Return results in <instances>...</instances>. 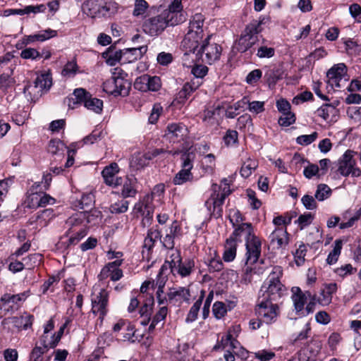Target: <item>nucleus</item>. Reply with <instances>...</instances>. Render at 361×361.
<instances>
[{"label":"nucleus","instance_id":"f257e3e1","mask_svg":"<svg viewBox=\"0 0 361 361\" xmlns=\"http://www.w3.org/2000/svg\"><path fill=\"white\" fill-rule=\"evenodd\" d=\"M234 235H240V238L243 235L245 241V269L248 274L252 271V265L259 260L262 252V241L254 233L252 224H240L234 229Z\"/></svg>","mask_w":361,"mask_h":361},{"label":"nucleus","instance_id":"f03ea898","mask_svg":"<svg viewBox=\"0 0 361 361\" xmlns=\"http://www.w3.org/2000/svg\"><path fill=\"white\" fill-rule=\"evenodd\" d=\"M283 275V269L279 266L273 267L266 281L262 285L258 300L277 302L286 291L280 279Z\"/></svg>","mask_w":361,"mask_h":361},{"label":"nucleus","instance_id":"7ed1b4c3","mask_svg":"<svg viewBox=\"0 0 361 361\" xmlns=\"http://www.w3.org/2000/svg\"><path fill=\"white\" fill-rule=\"evenodd\" d=\"M262 20H252L246 25L243 32L235 42L238 51L244 53L258 42L257 35L262 30Z\"/></svg>","mask_w":361,"mask_h":361},{"label":"nucleus","instance_id":"20e7f679","mask_svg":"<svg viewBox=\"0 0 361 361\" xmlns=\"http://www.w3.org/2000/svg\"><path fill=\"white\" fill-rule=\"evenodd\" d=\"M212 193L211 194L209 200L212 202L214 215L218 218L222 215V205L224 203L226 197L231 192L230 184L226 178H224L221 181L220 185L216 183L212 184Z\"/></svg>","mask_w":361,"mask_h":361},{"label":"nucleus","instance_id":"39448f33","mask_svg":"<svg viewBox=\"0 0 361 361\" xmlns=\"http://www.w3.org/2000/svg\"><path fill=\"white\" fill-rule=\"evenodd\" d=\"M210 39L211 37L208 36L198 49L200 61L209 65L219 61L222 52L221 45L216 42H212Z\"/></svg>","mask_w":361,"mask_h":361},{"label":"nucleus","instance_id":"423d86ee","mask_svg":"<svg viewBox=\"0 0 361 361\" xmlns=\"http://www.w3.org/2000/svg\"><path fill=\"white\" fill-rule=\"evenodd\" d=\"M109 292L104 288H101L98 293H94L92 295L91 312L99 317L100 324H102L109 312Z\"/></svg>","mask_w":361,"mask_h":361},{"label":"nucleus","instance_id":"0eeeda50","mask_svg":"<svg viewBox=\"0 0 361 361\" xmlns=\"http://www.w3.org/2000/svg\"><path fill=\"white\" fill-rule=\"evenodd\" d=\"M355 154L354 151L348 149L339 159L338 171L343 176L357 178L361 176V170L356 166V161L353 158Z\"/></svg>","mask_w":361,"mask_h":361},{"label":"nucleus","instance_id":"6e6552de","mask_svg":"<svg viewBox=\"0 0 361 361\" xmlns=\"http://www.w3.org/2000/svg\"><path fill=\"white\" fill-rule=\"evenodd\" d=\"M256 312L258 317L268 324L276 320L279 307L277 304H274L273 302L258 300Z\"/></svg>","mask_w":361,"mask_h":361},{"label":"nucleus","instance_id":"1a4fd4ad","mask_svg":"<svg viewBox=\"0 0 361 361\" xmlns=\"http://www.w3.org/2000/svg\"><path fill=\"white\" fill-rule=\"evenodd\" d=\"M154 209L152 196L151 195H146L142 199L135 204L133 212L136 215L140 214L143 217L142 223L144 224H150L153 218Z\"/></svg>","mask_w":361,"mask_h":361},{"label":"nucleus","instance_id":"9d476101","mask_svg":"<svg viewBox=\"0 0 361 361\" xmlns=\"http://www.w3.org/2000/svg\"><path fill=\"white\" fill-rule=\"evenodd\" d=\"M191 300L190 290L188 287L178 286L169 290V303L180 307L182 304H189Z\"/></svg>","mask_w":361,"mask_h":361},{"label":"nucleus","instance_id":"9b49d317","mask_svg":"<svg viewBox=\"0 0 361 361\" xmlns=\"http://www.w3.org/2000/svg\"><path fill=\"white\" fill-rule=\"evenodd\" d=\"M142 27L147 35L156 37L159 35L167 27L164 19L159 14L145 20Z\"/></svg>","mask_w":361,"mask_h":361},{"label":"nucleus","instance_id":"f8f14e48","mask_svg":"<svg viewBox=\"0 0 361 361\" xmlns=\"http://www.w3.org/2000/svg\"><path fill=\"white\" fill-rule=\"evenodd\" d=\"M27 298L25 293H21L16 295H11L8 293L4 294L0 300L2 302L1 309H4L6 312H14L19 307V303L25 301Z\"/></svg>","mask_w":361,"mask_h":361},{"label":"nucleus","instance_id":"ddd939ff","mask_svg":"<svg viewBox=\"0 0 361 361\" xmlns=\"http://www.w3.org/2000/svg\"><path fill=\"white\" fill-rule=\"evenodd\" d=\"M241 242L242 239L240 238V235H234L233 231L230 237L226 239L224 245V252L222 257L224 262H231L235 259L238 244Z\"/></svg>","mask_w":361,"mask_h":361},{"label":"nucleus","instance_id":"4468645a","mask_svg":"<svg viewBox=\"0 0 361 361\" xmlns=\"http://www.w3.org/2000/svg\"><path fill=\"white\" fill-rule=\"evenodd\" d=\"M135 87L142 91L147 90L154 92L158 91L161 87V80L158 76L151 77L148 75H144L136 79Z\"/></svg>","mask_w":361,"mask_h":361},{"label":"nucleus","instance_id":"2eb2a0df","mask_svg":"<svg viewBox=\"0 0 361 361\" xmlns=\"http://www.w3.org/2000/svg\"><path fill=\"white\" fill-rule=\"evenodd\" d=\"M118 171L119 168L116 163H112L106 166L102 172L104 183L111 187L121 185L122 178L116 176Z\"/></svg>","mask_w":361,"mask_h":361},{"label":"nucleus","instance_id":"dca6fc26","mask_svg":"<svg viewBox=\"0 0 361 361\" xmlns=\"http://www.w3.org/2000/svg\"><path fill=\"white\" fill-rule=\"evenodd\" d=\"M34 321V316L27 313H24L20 317H12L5 319L4 324H12L13 326L18 330H27L30 329Z\"/></svg>","mask_w":361,"mask_h":361},{"label":"nucleus","instance_id":"f3484780","mask_svg":"<svg viewBox=\"0 0 361 361\" xmlns=\"http://www.w3.org/2000/svg\"><path fill=\"white\" fill-rule=\"evenodd\" d=\"M195 263L194 259L186 258L183 259L171 270L173 275L178 274L182 278L189 276L195 270Z\"/></svg>","mask_w":361,"mask_h":361},{"label":"nucleus","instance_id":"a211bd4d","mask_svg":"<svg viewBox=\"0 0 361 361\" xmlns=\"http://www.w3.org/2000/svg\"><path fill=\"white\" fill-rule=\"evenodd\" d=\"M347 67L343 63H338L331 68L326 73V76L329 78V82L337 87H339V81L346 75Z\"/></svg>","mask_w":361,"mask_h":361},{"label":"nucleus","instance_id":"6ab92c4d","mask_svg":"<svg viewBox=\"0 0 361 361\" xmlns=\"http://www.w3.org/2000/svg\"><path fill=\"white\" fill-rule=\"evenodd\" d=\"M269 239L271 244L277 249L286 247L288 243V233L286 228L277 227L270 234Z\"/></svg>","mask_w":361,"mask_h":361},{"label":"nucleus","instance_id":"aec40b11","mask_svg":"<svg viewBox=\"0 0 361 361\" xmlns=\"http://www.w3.org/2000/svg\"><path fill=\"white\" fill-rule=\"evenodd\" d=\"M55 216V213L53 209H46L37 212L35 216L30 219V224H36V228H43L50 222Z\"/></svg>","mask_w":361,"mask_h":361},{"label":"nucleus","instance_id":"412c9836","mask_svg":"<svg viewBox=\"0 0 361 361\" xmlns=\"http://www.w3.org/2000/svg\"><path fill=\"white\" fill-rule=\"evenodd\" d=\"M186 131L183 124L173 123L168 125L166 135L173 142H179L183 139Z\"/></svg>","mask_w":361,"mask_h":361},{"label":"nucleus","instance_id":"4be33fe9","mask_svg":"<svg viewBox=\"0 0 361 361\" xmlns=\"http://www.w3.org/2000/svg\"><path fill=\"white\" fill-rule=\"evenodd\" d=\"M122 189L121 195L123 198L133 197L137 192V181L134 176H126L125 180H122Z\"/></svg>","mask_w":361,"mask_h":361},{"label":"nucleus","instance_id":"5701e85b","mask_svg":"<svg viewBox=\"0 0 361 361\" xmlns=\"http://www.w3.org/2000/svg\"><path fill=\"white\" fill-rule=\"evenodd\" d=\"M292 292V300L295 309L298 312H301L304 309V305L307 302V298H312V294L309 291L303 293L298 287H293Z\"/></svg>","mask_w":361,"mask_h":361},{"label":"nucleus","instance_id":"b1692460","mask_svg":"<svg viewBox=\"0 0 361 361\" xmlns=\"http://www.w3.org/2000/svg\"><path fill=\"white\" fill-rule=\"evenodd\" d=\"M159 15L164 19L166 27L177 25L186 20L185 15L183 13H177L168 9L164 10Z\"/></svg>","mask_w":361,"mask_h":361},{"label":"nucleus","instance_id":"393cba45","mask_svg":"<svg viewBox=\"0 0 361 361\" xmlns=\"http://www.w3.org/2000/svg\"><path fill=\"white\" fill-rule=\"evenodd\" d=\"M56 35L57 32L56 30L47 29L37 34L24 36L23 38L22 44L25 46H27V44H31L35 41L44 42L56 36Z\"/></svg>","mask_w":361,"mask_h":361},{"label":"nucleus","instance_id":"a878e982","mask_svg":"<svg viewBox=\"0 0 361 361\" xmlns=\"http://www.w3.org/2000/svg\"><path fill=\"white\" fill-rule=\"evenodd\" d=\"M201 85L202 81L197 80H191L190 82H185L178 93L179 102L182 103L185 102Z\"/></svg>","mask_w":361,"mask_h":361},{"label":"nucleus","instance_id":"bb28decb","mask_svg":"<svg viewBox=\"0 0 361 361\" xmlns=\"http://www.w3.org/2000/svg\"><path fill=\"white\" fill-rule=\"evenodd\" d=\"M202 37L197 36V34L193 32H187L184 39L181 42V47L183 51H198L200 42L202 41Z\"/></svg>","mask_w":361,"mask_h":361},{"label":"nucleus","instance_id":"cd10ccee","mask_svg":"<svg viewBox=\"0 0 361 361\" xmlns=\"http://www.w3.org/2000/svg\"><path fill=\"white\" fill-rule=\"evenodd\" d=\"M221 108L219 106L216 107H210L206 109L202 115V121L207 126H216L219 124Z\"/></svg>","mask_w":361,"mask_h":361},{"label":"nucleus","instance_id":"c85d7f7f","mask_svg":"<svg viewBox=\"0 0 361 361\" xmlns=\"http://www.w3.org/2000/svg\"><path fill=\"white\" fill-rule=\"evenodd\" d=\"M204 17L202 13H195L190 20L188 32H193L203 37Z\"/></svg>","mask_w":361,"mask_h":361},{"label":"nucleus","instance_id":"c756f323","mask_svg":"<svg viewBox=\"0 0 361 361\" xmlns=\"http://www.w3.org/2000/svg\"><path fill=\"white\" fill-rule=\"evenodd\" d=\"M338 105V102L332 104H323L317 110V114L319 116L322 118L326 121H333V118L337 114L336 106Z\"/></svg>","mask_w":361,"mask_h":361},{"label":"nucleus","instance_id":"7c9ffc66","mask_svg":"<svg viewBox=\"0 0 361 361\" xmlns=\"http://www.w3.org/2000/svg\"><path fill=\"white\" fill-rule=\"evenodd\" d=\"M75 221H78L75 218H70L68 224L72 225L71 229H73V232L75 233L74 235H72L69 238L68 242L69 245H75L77 244L81 239H82L85 236L87 235V229L85 225H82L78 230L74 229V228L77 226Z\"/></svg>","mask_w":361,"mask_h":361},{"label":"nucleus","instance_id":"2f4dec72","mask_svg":"<svg viewBox=\"0 0 361 361\" xmlns=\"http://www.w3.org/2000/svg\"><path fill=\"white\" fill-rule=\"evenodd\" d=\"M180 228L176 221L173 222L169 227V231L166 233L165 237L161 241L163 246L167 249L172 250L174 247V238L178 235Z\"/></svg>","mask_w":361,"mask_h":361},{"label":"nucleus","instance_id":"473e14b6","mask_svg":"<svg viewBox=\"0 0 361 361\" xmlns=\"http://www.w3.org/2000/svg\"><path fill=\"white\" fill-rule=\"evenodd\" d=\"M206 291L204 290H200V294L198 299L190 307L187 317L185 318L186 323H192L197 319L198 313L202 304L203 300L205 296Z\"/></svg>","mask_w":361,"mask_h":361},{"label":"nucleus","instance_id":"72a5a7b5","mask_svg":"<svg viewBox=\"0 0 361 361\" xmlns=\"http://www.w3.org/2000/svg\"><path fill=\"white\" fill-rule=\"evenodd\" d=\"M147 51V46H140L137 48H129L123 50L124 62H133L140 59Z\"/></svg>","mask_w":361,"mask_h":361},{"label":"nucleus","instance_id":"f704fd0d","mask_svg":"<svg viewBox=\"0 0 361 361\" xmlns=\"http://www.w3.org/2000/svg\"><path fill=\"white\" fill-rule=\"evenodd\" d=\"M118 4L111 0L99 1L100 17H111L118 12Z\"/></svg>","mask_w":361,"mask_h":361},{"label":"nucleus","instance_id":"c9c22d12","mask_svg":"<svg viewBox=\"0 0 361 361\" xmlns=\"http://www.w3.org/2000/svg\"><path fill=\"white\" fill-rule=\"evenodd\" d=\"M161 231L157 226L152 227L148 230L147 235L144 240L143 248L148 251L151 250L158 240H161Z\"/></svg>","mask_w":361,"mask_h":361},{"label":"nucleus","instance_id":"e433bc0d","mask_svg":"<svg viewBox=\"0 0 361 361\" xmlns=\"http://www.w3.org/2000/svg\"><path fill=\"white\" fill-rule=\"evenodd\" d=\"M82 12L89 17H100L99 1L88 0L82 5Z\"/></svg>","mask_w":361,"mask_h":361},{"label":"nucleus","instance_id":"4c0bfd02","mask_svg":"<svg viewBox=\"0 0 361 361\" xmlns=\"http://www.w3.org/2000/svg\"><path fill=\"white\" fill-rule=\"evenodd\" d=\"M167 314H168L167 307L162 306L159 308V310L157 312V313L152 317L151 323L149 326L148 332L149 334H151L154 331L156 326H157L160 322H162L161 324V328L163 327Z\"/></svg>","mask_w":361,"mask_h":361},{"label":"nucleus","instance_id":"58836bf2","mask_svg":"<svg viewBox=\"0 0 361 361\" xmlns=\"http://www.w3.org/2000/svg\"><path fill=\"white\" fill-rule=\"evenodd\" d=\"M343 247V240L337 239L334 241L333 250L329 252L326 258V263L331 265L337 262Z\"/></svg>","mask_w":361,"mask_h":361},{"label":"nucleus","instance_id":"ea45409f","mask_svg":"<svg viewBox=\"0 0 361 361\" xmlns=\"http://www.w3.org/2000/svg\"><path fill=\"white\" fill-rule=\"evenodd\" d=\"M123 259H118L114 262L107 263L101 270L98 275L99 281H104L109 276V272L112 269H120L119 267L123 264Z\"/></svg>","mask_w":361,"mask_h":361},{"label":"nucleus","instance_id":"a19ab883","mask_svg":"<svg viewBox=\"0 0 361 361\" xmlns=\"http://www.w3.org/2000/svg\"><path fill=\"white\" fill-rule=\"evenodd\" d=\"M101 131L96 129L94 130L90 135H87L83 140L79 142L73 143L71 145V147H80L84 145H92L97 141L101 137Z\"/></svg>","mask_w":361,"mask_h":361},{"label":"nucleus","instance_id":"79ce46f5","mask_svg":"<svg viewBox=\"0 0 361 361\" xmlns=\"http://www.w3.org/2000/svg\"><path fill=\"white\" fill-rule=\"evenodd\" d=\"M258 162L255 159L248 158L243 164L240 169V175L243 178H248L252 172L257 168Z\"/></svg>","mask_w":361,"mask_h":361},{"label":"nucleus","instance_id":"37998d69","mask_svg":"<svg viewBox=\"0 0 361 361\" xmlns=\"http://www.w3.org/2000/svg\"><path fill=\"white\" fill-rule=\"evenodd\" d=\"M143 305L139 310L140 317L151 316L152 306L154 305V297L152 294H147L146 299L142 300Z\"/></svg>","mask_w":361,"mask_h":361},{"label":"nucleus","instance_id":"c03bdc74","mask_svg":"<svg viewBox=\"0 0 361 361\" xmlns=\"http://www.w3.org/2000/svg\"><path fill=\"white\" fill-rule=\"evenodd\" d=\"M200 53L198 51L197 52L195 51H184V54L182 56V63L185 67H192L195 63L200 61Z\"/></svg>","mask_w":361,"mask_h":361},{"label":"nucleus","instance_id":"a18cd8bd","mask_svg":"<svg viewBox=\"0 0 361 361\" xmlns=\"http://www.w3.org/2000/svg\"><path fill=\"white\" fill-rule=\"evenodd\" d=\"M104 57L106 59L107 64L111 66H115L117 62L124 58L123 50L113 51L110 49L104 54Z\"/></svg>","mask_w":361,"mask_h":361},{"label":"nucleus","instance_id":"49530a36","mask_svg":"<svg viewBox=\"0 0 361 361\" xmlns=\"http://www.w3.org/2000/svg\"><path fill=\"white\" fill-rule=\"evenodd\" d=\"M128 206L129 202L123 198L112 203L109 207V211L111 214H123L128 211Z\"/></svg>","mask_w":361,"mask_h":361},{"label":"nucleus","instance_id":"de8ad7c7","mask_svg":"<svg viewBox=\"0 0 361 361\" xmlns=\"http://www.w3.org/2000/svg\"><path fill=\"white\" fill-rule=\"evenodd\" d=\"M84 106L87 109L93 111L97 114H99L102 111L103 101L97 98H93L90 95L87 99L85 100Z\"/></svg>","mask_w":361,"mask_h":361},{"label":"nucleus","instance_id":"09e8293b","mask_svg":"<svg viewBox=\"0 0 361 361\" xmlns=\"http://www.w3.org/2000/svg\"><path fill=\"white\" fill-rule=\"evenodd\" d=\"M195 159V154L192 152H185L180 157L181 169L191 171L193 168V162Z\"/></svg>","mask_w":361,"mask_h":361},{"label":"nucleus","instance_id":"8fccbe9b","mask_svg":"<svg viewBox=\"0 0 361 361\" xmlns=\"http://www.w3.org/2000/svg\"><path fill=\"white\" fill-rule=\"evenodd\" d=\"M40 192H34L27 190L26 194V199L24 204L25 206L30 209H37L39 207Z\"/></svg>","mask_w":361,"mask_h":361},{"label":"nucleus","instance_id":"3c124183","mask_svg":"<svg viewBox=\"0 0 361 361\" xmlns=\"http://www.w3.org/2000/svg\"><path fill=\"white\" fill-rule=\"evenodd\" d=\"M193 179V175L191 171L182 169L179 171L173 178V183L175 185H183L187 181H190Z\"/></svg>","mask_w":361,"mask_h":361},{"label":"nucleus","instance_id":"603ef678","mask_svg":"<svg viewBox=\"0 0 361 361\" xmlns=\"http://www.w3.org/2000/svg\"><path fill=\"white\" fill-rule=\"evenodd\" d=\"M34 83L35 87L38 88L40 91L49 90L52 84L51 78L45 74L37 76Z\"/></svg>","mask_w":361,"mask_h":361},{"label":"nucleus","instance_id":"864d4df0","mask_svg":"<svg viewBox=\"0 0 361 361\" xmlns=\"http://www.w3.org/2000/svg\"><path fill=\"white\" fill-rule=\"evenodd\" d=\"M130 85L127 80L123 78L116 79V96L125 97L128 94Z\"/></svg>","mask_w":361,"mask_h":361},{"label":"nucleus","instance_id":"5fc2aeb1","mask_svg":"<svg viewBox=\"0 0 361 361\" xmlns=\"http://www.w3.org/2000/svg\"><path fill=\"white\" fill-rule=\"evenodd\" d=\"M331 194V190L327 185L319 184L317 185L314 197L318 201H324L328 199Z\"/></svg>","mask_w":361,"mask_h":361},{"label":"nucleus","instance_id":"6e6d98bb","mask_svg":"<svg viewBox=\"0 0 361 361\" xmlns=\"http://www.w3.org/2000/svg\"><path fill=\"white\" fill-rule=\"evenodd\" d=\"M228 312L227 307L225 303L216 301L212 307V312L216 319H221L225 317Z\"/></svg>","mask_w":361,"mask_h":361},{"label":"nucleus","instance_id":"4d7b16f0","mask_svg":"<svg viewBox=\"0 0 361 361\" xmlns=\"http://www.w3.org/2000/svg\"><path fill=\"white\" fill-rule=\"evenodd\" d=\"M43 257L41 254L34 253L28 255L27 257L23 259L25 266L28 269H32L35 266L39 265L42 261Z\"/></svg>","mask_w":361,"mask_h":361},{"label":"nucleus","instance_id":"13d9d810","mask_svg":"<svg viewBox=\"0 0 361 361\" xmlns=\"http://www.w3.org/2000/svg\"><path fill=\"white\" fill-rule=\"evenodd\" d=\"M192 67L191 73L195 77L192 80H200L208 73V68L204 65L195 63Z\"/></svg>","mask_w":361,"mask_h":361},{"label":"nucleus","instance_id":"bf43d9fd","mask_svg":"<svg viewBox=\"0 0 361 361\" xmlns=\"http://www.w3.org/2000/svg\"><path fill=\"white\" fill-rule=\"evenodd\" d=\"M182 259L180 251L179 250L172 248V250H170L169 259L166 261V263H169V268L171 270L172 267H174L181 261Z\"/></svg>","mask_w":361,"mask_h":361},{"label":"nucleus","instance_id":"052dcab7","mask_svg":"<svg viewBox=\"0 0 361 361\" xmlns=\"http://www.w3.org/2000/svg\"><path fill=\"white\" fill-rule=\"evenodd\" d=\"M64 147V144L60 140H51L48 145V152L52 154H58L60 152L63 154Z\"/></svg>","mask_w":361,"mask_h":361},{"label":"nucleus","instance_id":"680f3d73","mask_svg":"<svg viewBox=\"0 0 361 361\" xmlns=\"http://www.w3.org/2000/svg\"><path fill=\"white\" fill-rule=\"evenodd\" d=\"M48 350L47 346H39L36 343L30 355V360H43L42 355Z\"/></svg>","mask_w":361,"mask_h":361},{"label":"nucleus","instance_id":"e2e57ef3","mask_svg":"<svg viewBox=\"0 0 361 361\" xmlns=\"http://www.w3.org/2000/svg\"><path fill=\"white\" fill-rule=\"evenodd\" d=\"M78 70V66L75 61H71L66 63L62 70V75L63 76H74Z\"/></svg>","mask_w":361,"mask_h":361},{"label":"nucleus","instance_id":"0e129e2a","mask_svg":"<svg viewBox=\"0 0 361 361\" xmlns=\"http://www.w3.org/2000/svg\"><path fill=\"white\" fill-rule=\"evenodd\" d=\"M148 4L145 0H135L133 12L134 16H143L148 8Z\"/></svg>","mask_w":361,"mask_h":361},{"label":"nucleus","instance_id":"69168bd1","mask_svg":"<svg viewBox=\"0 0 361 361\" xmlns=\"http://www.w3.org/2000/svg\"><path fill=\"white\" fill-rule=\"evenodd\" d=\"M314 219V215L312 214L310 212L304 213L303 214H301L295 223H297L300 227V228L302 230L304 228L307 227V226L310 225Z\"/></svg>","mask_w":361,"mask_h":361},{"label":"nucleus","instance_id":"338daca9","mask_svg":"<svg viewBox=\"0 0 361 361\" xmlns=\"http://www.w3.org/2000/svg\"><path fill=\"white\" fill-rule=\"evenodd\" d=\"M265 78L269 83H276L282 78V72L279 68L270 69L265 73Z\"/></svg>","mask_w":361,"mask_h":361},{"label":"nucleus","instance_id":"774afa93","mask_svg":"<svg viewBox=\"0 0 361 361\" xmlns=\"http://www.w3.org/2000/svg\"><path fill=\"white\" fill-rule=\"evenodd\" d=\"M254 356L259 361H269L275 357V353L271 350L263 349L255 352Z\"/></svg>","mask_w":361,"mask_h":361}]
</instances>
